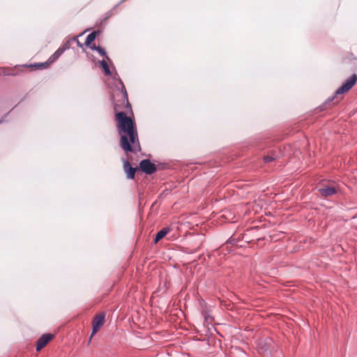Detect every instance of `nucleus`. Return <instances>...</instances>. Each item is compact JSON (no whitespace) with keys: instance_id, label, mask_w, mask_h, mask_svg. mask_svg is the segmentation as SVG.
<instances>
[{"instance_id":"obj_1","label":"nucleus","mask_w":357,"mask_h":357,"mask_svg":"<svg viewBox=\"0 0 357 357\" xmlns=\"http://www.w3.org/2000/svg\"><path fill=\"white\" fill-rule=\"evenodd\" d=\"M118 102L114 104L115 120L120 135V146L126 153H137L141 149L136 123L133 118L121 111Z\"/></svg>"},{"instance_id":"obj_2","label":"nucleus","mask_w":357,"mask_h":357,"mask_svg":"<svg viewBox=\"0 0 357 357\" xmlns=\"http://www.w3.org/2000/svg\"><path fill=\"white\" fill-rule=\"evenodd\" d=\"M68 46L66 44L63 47L59 48L47 61L43 63H36L33 64H26L24 67L29 68L31 71L37 70H43L48 68L54 61H56L60 56L65 52Z\"/></svg>"},{"instance_id":"obj_3","label":"nucleus","mask_w":357,"mask_h":357,"mask_svg":"<svg viewBox=\"0 0 357 357\" xmlns=\"http://www.w3.org/2000/svg\"><path fill=\"white\" fill-rule=\"evenodd\" d=\"M356 82L357 75L354 74L335 91L334 96L330 101H333L334 104H337L343 98V95L347 93L356 84Z\"/></svg>"},{"instance_id":"obj_4","label":"nucleus","mask_w":357,"mask_h":357,"mask_svg":"<svg viewBox=\"0 0 357 357\" xmlns=\"http://www.w3.org/2000/svg\"><path fill=\"white\" fill-rule=\"evenodd\" d=\"M119 84L121 85V89L114 95L116 99L114 98V105L118 102V104L122 107L121 111L125 108L131 110V105L128 101V93L121 80H119Z\"/></svg>"},{"instance_id":"obj_5","label":"nucleus","mask_w":357,"mask_h":357,"mask_svg":"<svg viewBox=\"0 0 357 357\" xmlns=\"http://www.w3.org/2000/svg\"><path fill=\"white\" fill-rule=\"evenodd\" d=\"M105 315L104 313H100L97 315H96L93 318L92 325H93V330L91 335L90 336L89 341H91L92 337L101 328V327L103 326L105 323Z\"/></svg>"},{"instance_id":"obj_6","label":"nucleus","mask_w":357,"mask_h":357,"mask_svg":"<svg viewBox=\"0 0 357 357\" xmlns=\"http://www.w3.org/2000/svg\"><path fill=\"white\" fill-rule=\"evenodd\" d=\"M139 167L146 174H152L156 171V166L149 160L145 159L139 162Z\"/></svg>"},{"instance_id":"obj_7","label":"nucleus","mask_w":357,"mask_h":357,"mask_svg":"<svg viewBox=\"0 0 357 357\" xmlns=\"http://www.w3.org/2000/svg\"><path fill=\"white\" fill-rule=\"evenodd\" d=\"M54 337L51 333L43 334L36 342V351H40L43 349Z\"/></svg>"},{"instance_id":"obj_8","label":"nucleus","mask_w":357,"mask_h":357,"mask_svg":"<svg viewBox=\"0 0 357 357\" xmlns=\"http://www.w3.org/2000/svg\"><path fill=\"white\" fill-rule=\"evenodd\" d=\"M137 169V168L131 167L128 160L123 161V170L126 172L128 178L134 179Z\"/></svg>"},{"instance_id":"obj_9","label":"nucleus","mask_w":357,"mask_h":357,"mask_svg":"<svg viewBox=\"0 0 357 357\" xmlns=\"http://www.w3.org/2000/svg\"><path fill=\"white\" fill-rule=\"evenodd\" d=\"M320 195L323 197L331 196L337 192V190L334 186H324L319 189Z\"/></svg>"},{"instance_id":"obj_10","label":"nucleus","mask_w":357,"mask_h":357,"mask_svg":"<svg viewBox=\"0 0 357 357\" xmlns=\"http://www.w3.org/2000/svg\"><path fill=\"white\" fill-rule=\"evenodd\" d=\"M171 229L169 227H164L161 230H160L155 235L154 243H157L159 241L163 238L169 231Z\"/></svg>"},{"instance_id":"obj_11","label":"nucleus","mask_w":357,"mask_h":357,"mask_svg":"<svg viewBox=\"0 0 357 357\" xmlns=\"http://www.w3.org/2000/svg\"><path fill=\"white\" fill-rule=\"evenodd\" d=\"M100 34V31H94L86 37L84 45L90 46L91 44L95 40L96 38Z\"/></svg>"},{"instance_id":"obj_12","label":"nucleus","mask_w":357,"mask_h":357,"mask_svg":"<svg viewBox=\"0 0 357 357\" xmlns=\"http://www.w3.org/2000/svg\"><path fill=\"white\" fill-rule=\"evenodd\" d=\"M100 65L101 66V68H102L105 74L106 75H111L112 73H111V70L109 69V67L107 64V62L105 61V60H102L100 61Z\"/></svg>"},{"instance_id":"obj_13","label":"nucleus","mask_w":357,"mask_h":357,"mask_svg":"<svg viewBox=\"0 0 357 357\" xmlns=\"http://www.w3.org/2000/svg\"><path fill=\"white\" fill-rule=\"evenodd\" d=\"M90 47L92 50H96L101 56H105L107 59H109V57L107 56L105 50L100 46H96L95 45H93V46H90Z\"/></svg>"},{"instance_id":"obj_14","label":"nucleus","mask_w":357,"mask_h":357,"mask_svg":"<svg viewBox=\"0 0 357 357\" xmlns=\"http://www.w3.org/2000/svg\"><path fill=\"white\" fill-rule=\"evenodd\" d=\"M273 160H274V158H273L272 156L267 155L264 157V161L266 163L270 162Z\"/></svg>"},{"instance_id":"obj_15","label":"nucleus","mask_w":357,"mask_h":357,"mask_svg":"<svg viewBox=\"0 0 357 357\" xmlns=\"http://www.w3.org/2000/svg\"><path fill=\"white\" fill-rule=\"evenodd\" d=\"M77 44H78V45H79V47H82V45L79 43V41H77Z\"/></svg>"}]
</instances>
